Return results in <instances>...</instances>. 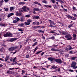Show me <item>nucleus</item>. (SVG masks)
Here are the masks:
<instances>
[{"mask_svg":"<svg viewBox=\"0 0 77 77\" xmlns=\"http://www.w3.org/2000/svg\"><path fill=\"white\" fill-rule=\"evenodd\" d=\"M4 37H12V34L9 32H8L6 33L4 35Z\"/></svg>","mask_w":77,"mask_h":77,"instance_id":"nucleus-2","label":"nucleus"},{"mask_svg":"<svg viewBox=\"0 0 77 77\" xmlns=\"http://www.w3.org/2000/svg\"><path fill=\"white\" fill-rule=\"evenodd\" d=\"M4 2V1H3V0H2L0 2V3L1 6H2V5H3V3Z\"/></svg>","mask_w":77,"mask_h":77,"instance_id":"nucleus-26","label":"nucleus"},{"mask_svg":"<svg viewBox=\"0 0 77 77\" xmlns=\"http://www.w3.org/2000/svg\"><path fill=\"white\" fill-rule=\"evenodd\" d=\"M38 33H44V31H42L40 30H38Z\"/></svg>","mask_w":77,"mask_h":77,"instance_id":"nucleus-23","label":"nucleus"},{"mask_svg":"<svg viewBox=\"0 0 77 77\" xmlns=\"http://www.w3.org/2000/svg\"><path fill=\"white\" fill-rule=\"evenodd\" d=\"M62 35H66L68 34V33L65 32L63 31L62 32Z\"/></svg>","mask_w":77,"mask_h":77,"instance_id":"nucleus-8","label":"nucleus"},{"mask_svg":"<svg viewBox=\"0 0 77 77\" xmlns=\"http://www.w3.org/2000/svg\"><path fill=\"white\" fill-rule=\"evenodd\" d=\"M76 65V62L74 61L72 62V64H71V67H73L75 66Z\"/></svg>","mask_w":77,"mask_h":77,"instance_id":"nucleus-6","label":"nucleus"},{"mask_svg":"<svg viewBox=\"0 0 77 77\" xmlns=\"http://www.w3.org/2000/svg\"><path fill=\"white\" fill-rule=\"evenodd\" d=\"M20 18H19L18 17H17L16 18V21H17V22H18V21H19V20H20Z\"/></svg>","mask_w":77,"mask_h":77,"instance_id":"nucleus-44","label":"nucleus"},{"mask_svg":"<svg viewBox=\"0 0 77 77\" xmlns=\"http://www.w3.org/2000/svg\"><path fill=\"white\" fill-rule=\"evenodd\" d=\"M37 44L38 42H36L34 43L33 45H32V46L33 47H34V46H35V45H37Z\"/></svg>","mask_w":77,"mask_h":77,"instance_id":"nucleus-17","label":"nucleus"},{"mask_svg":"<svg viewBox=\"0 0 77 77\" xmlns=\"http://www.w3.org/2000/svg\"><path fill=\"white\" fill-rule=\"evenodd\" d=\"M1 25L2 26H5V25L3 24H1Z\"/></svg>","mask_w":77,"mask_h":77,"instance_id":"nucleus-64","label":"nucleus"},{"mask_svg":"<svg viewBox=\"0 0 77 77\" xmlns=\"http://www.w3.org/2000/svg\"><path fill=\"white\" fill-rule=\"evenodd\" d=\"M4 9H5V11H6V12H7L8 11V10H9V8H4Z\"/></svg>","mask_w":77,"mask_h":77,"instance_id":"nucleus-28","label":"nucleus"},{"mask_svg":"<svg viewBox=\"0 0 77 77\" xmlns=\"http://www.w3.org/2000/svg\"><path fill=\"white\" fill-rule=\"evenodd\" d=\"M9 58V56H6L5 58V61L6 62V61H7V60H8Z\"/></svg>","mask_w":77,"mask_h":77,"instance_id":"nucleus-14","label":"nucleus"},{"mask_svg":"<svg viewBox=\"0 0 77 77\" xmlns=\"http://www.w3.org/2000/svg\"><path fill=\"white\" fill-rule=\"evenodd\" d=\"M39 17V16H34L33 17V19H38Z\"/></svg>","mask_w":77,"mask_h":77,"instance_id":"nucleus-20","label":"nucleus"},{"mask_svg":"<svg viewBox=\"0 0 77 77\" xmlns=\"http://www.w3.org/2000/svg\"><path fill=\"white\" fill-rule=\"evenodd\" d=\"M55 6L54 7V9H57V6H56V5H55Z\"/></svg>","mask_w":77,"mask_h":77,"instance_id":"nucleus-60","label":"nucleus"},{"mask_svg":"<svg viewBox=\"0 0 77 77\" xmlns=\"http://www.w3.org/2000/svg\"><path fill=\"white\" fill-rule=\"evenodd\" d=\"M16 15L17 16H19V13L18 12H17L16 13Z\"/></svg>","mask_w":77,"mask_h":77,"instance_id":"nucleus-47","label":"nucleus"},{"mask_svg":"<svg viewBox=\"0 0 77 77\" xmlns=\"http://www.w3.org/2000/svg\"><path fill=\"white\" fill-rule=\"evenodd\" d=\"M15 69L14 68H9V70H10L11 71H12V69Z\"/></svg>","mask_w":77,"mask_h":77,"instance_id":"nucleus-57","label":"nucleus"},{"mask_svg":"<svg viewBox=\"0 0 77 77\" xmlns=\"http://www.w3.org/2000/svg\"><path fill=\"white\" fill-rule=\"evenodd\" d=\"M69 71L70 72H74V71H73V70L71 69H69Z\"/></svg>","mask_w":77,"mask_h":77,"instance_id":"nucleus-54","label":"nucleus"},{"mask_svg":"<svg viewBox=\"0 0 77 77\" xmlns=\"http://www.w3.org/2000/svg\"><path fill=\"white\" fill-rule=\"evenodd\" d=\"M52 68L53 69H55V68H57V67L56 66H53L52 67Z\"/></svg>","mask_w":77,"mask_h":77,"instance_id":"nucleus-37","label":"nucleus"},{"mask_svg":"<svg viewBox=\"0 0 77 77\" xmlns=\"http://www.w3.org/2000/svg\"><path fill=\"white\" fill-rule=\"evenodd\" d=\"M50 21V25L49 26V27H53V26H54L56 24V23H54V22H53V21H51V20H49Z\"/></svg>","mask_w":77,"mask_h":77,"instance_id":"nucleus-4","label":"nucleus"},{"mask_svg":"<svg viewBox=\"0 0 77 77\" xmlns=\"http://www.w3.org/2000/svg\"><path fill=\"white\" fill-rule=\"evenodd\" d=\"M69 56V54H65V56L66 57H68V56Z\"/></svg>","mask_w":77,"mask_h":77,"instance_id":"nucleus-35","label":"nucleus"},{"mask_svg":"<svg viewBox=\"0 0 77 77\" xmlns=\"http://www.w3.org/2000/svg\"><path fill=\"white\" fill-rule=\"evenodd\" d=\"M18 26L20 27H24V24L23 23H22L21 24H20L18 25Z\"/></svg>","mask_w":77,"mask_h":77,"instance_id":"nucleus-11","label":"nucleus"},{"mask_svg":"<svg viewBox=\"0 0 77 77\" xmlns=\"http://www.w3.org/2000/svg\"><path fill=\"white\" fill-rule=\"evenodd\" d=\"M22 14V13L21 12H20L19 13V16L20 17V16H21V15Z\"/></svg>","mask_w":77,"mask_h":77,"instance_id":"nucleus-52","label":"nucleus"},{"mask_svg":"<svg viewBox=\"0 0 77 77\" xmlns=\"http://www.w3.org/2000/svg\"><path fill=\"white\" fill-rule=\"evenodd\" d=\"M73 38H76V35L75 34H73Z\"/></svg>","mask_w":77,"mask_h":77,"instance_id":"nucleus-53","label":"nucleus"},{"mask_svg":"<svg viewBox=\"0 0 77 77\" xmlns=\"http://www.w3.org/2000/svg\"><path fill=\"white\" fill-rule=\"evenodd\" d=\"M20 21L23 22L24 21V18L23 17H21L20 18Z\"/></svg>","mask_w":77,"mask_h":77,"instance_id":"nucleus-34","label":"nucleus"},{"mask_svg":"<svg viewBox=\"0 0 77 77\" xmlns=\"http://www.w3.org/2000/svg\"><path fill=\"white\" fill-rule=\"evenodd\" d=\"M41 52H42V51H39L37 52V53H35V54H39L40 53H41Z\"/></svg>","mask_w":77,"mask_h":77,"instance_id":"nucleus-38","label":"nucleus"},{"mask_svg":"<svg viewBox=\"0 0 77 77\" xmlns=\"http://www.w3.org/2000/svg\"><path fill=\"white\" fill-rule=\"evenodd\" d=\"M76 58H77V57H72L71 59L73 60H75V59H76Z\"/></svg>","mask_w":77,"mask_h":77,"instance_id":"nucleus-27","label":"nucleus"},{"mask_svg":"<svg viewBox=\"0 0 77 77\" xmlns=\"http://www.w3.org/2000/svg\"><path fill=\"white\" fill-rule=\"evenodd\" d=\"M26 58H29V56L28 55H27L26 56Z\"/></svg>","mask_w":77,"mask_h":77,"instance_id":"nucleus-58","label":"nucleus"},{"mask_svg":"<svg viewBox=\"0 0 77 77\" xmlns=\"http://www.w3.org/2000/svg\"><path fill=\"white\" fill-rule=\"evenodd\" d=\"M17 20H14L13 21V23H17Z\"/></svg>","mask_w":77,"mask_h":77,"instance_id":"nucleus-45","label":"nucleus"},{"mask_svg":"<svg viewBox=\"0 0 77 77\" xmlns=\"http://www.w3.org/2000/svg\"><path fill=\"white\" fill-rule=\"evenodd\" d=\"M36 39H34L33 41V42H36Z\"/></svg>","mask_w":77,"mask_h":77,"instance_id":"nucleus-62","label":"nucleus"},{"mask_svg":"<svg viewBox=\"0 0 77 77\" xmlns=\"http://www.w3.org/2000/svg\"><path fill=\"white\" fill-rule=\"evenodd\" d=\"M23 11H24V10H23V8H20L19 10V12H23Z\"/></svg>","mask_w":77,"mask_h":77,"instance_id":"nucleus-25","label":"nucleus"},{"mask_svg":"<svg viewBox=\"0 0 77 77\" xmlns=\"http://www.w3.org/2000/svg\"><path fill=\"white\" fill-rule=\"evenodd\" d=\"M33 11H39V9L37 8H34L33 9Z\"/></svg>","mask_w":77,"mask_h":77,"instance_id":"nucleus-24","label":"nucleus"},{"mask_svg":"<svg viewBox=\"0 0 77 77\" xmlns=\"http://www.w3.org/2000/svg\"><path fill=\"white\" fill-rule=\"evenodd\" d=\"M17 39V38H12L10 40V42H13V41H15Z\"/></svg>","mask_w":77,"mask_h":77,"instance_id":"nucleus-7","label":"nucleus"},{"mask_svg":"<svg viewBox=\"0 0 77 77\" xmlns=\"http://www.w3.org/2000/svg\"><path fill=\"white\" fill-rule=\"evenodd\" d=\"M24 24H25V26H27L28 25H30V23H28V22H25L24 23Z\"/></svg>","mask_w":77,"mask_h":77,"instance_id":"nucleus-19","label":"nucleus"},{"mask_svg":"<svg viewBox=\"0 0 77 77\" xmlns=\"http://www.w3.org/2000/svg\"><path fill=\"white\" fill-rule=\"evenodd\" d=\"M33 24L34 25H36V22H33Z\"/></svg>","mask_w":77,"mask_h":77,"instance_id":"nucleus-63","label":"nucleus"},{"mask_svg":"<svg viewBox=\"0 0 77 77\" xmlns=\"http://www.w3.org/2000/svg\"><path fill=\"white\" fill-rule=\"evenodd\" d=\"M50 0L52 1V3H55V2H56L55 1V0Z\"/></svg>","mask_w":77,"mask_h":77,"instance_id":"nucleus-40","label":"nucleus"},{"mask_svg":"<svg viewBox=\"0 0 77 77\" xmlns=\"http://www.w3.org/2000/svg\"><path fill=\"white\" fill-rule=\"evenodd\" d=\"M72 25H73V24H71L70 25H69L68 26V27L69 28H70V27H72Z\"/></svg>","mask_w":77,"mask_h":77,"instance_id":"nucleus-36","label":"nucleus"},{"mask_svg":"<svg viewBox=\"0 0 77 77\" xmlns=\"http://www.w3.org/2000/svg\"><path fill=\"white\" fill-rule=\"evenodd\" d=\"M14 15V13H11L9 14H8V18H9L10 17H11V16H12V15Z\"/></svg>","mask_w":77,"mask_h":77,"instance_id":"nucleus-9","label":"nucleus"},{"mask_svg":"<svg viewBox=\"0 0 77 77\" xmlns=\"http://www.w3.org/2000/svg\"><path fill=\"white\" fill-rule=\"evenodd\" d=\"M9 0H4V1L5 3H6L8 2V1H9Z\"/></svg>","mask_w":77,"mask_h":77,"instance_id":"nucleus-59","label":"nucleus"},{"mask_svg":"<svg viewBox=\"0 0 77 77\" xmlns=\"http://www.w3.org/2000/svg\"><path fill=\"white\" fill-rule=\"evenodd\" d=\"M42 3H44L47 4V2L45 0V1L43 2Z\"/></svg>","mask_w":77,"mask_h":77,"instance_id":"nucleus-51","label":"nucleus"},{"mask_svg":"<svg viewBox=\"0 0 77 77\" xmlns=\"http://www.w3.org/2000/svg\"><path fill=\"white\" fill-rule=\"evenodd\" d=\"M67 17L68 18H70V19H71V17L72 16L69 15H66Z\"/></svg>","mask_w":77,"mask_h":77,"instance_id":"nucleus-29","label":"nucleus"},{"mask_svg":"<svg viewBox=\"0 0 77 77\" xmlns=\"http://www.w3.org/2000/svg\"><path fill=\"white\" fill-rule=\"evenodd\" d=\"M15 8L14 7H11L10 8V10L11 11H13V10H14Z\"/></svg>","mask_w":77,"mask_h":77,"instance_id":"nucleus-12","label":"nucleus"},{"mask_svg":"<svg viewBox=\"0 0 77 77\" xmlns=\"http://www.w3.org/2000/svg\"><path fill=\"white\" fill-rule=\"evenodd\" d=\"M19 31H21V33H23V30L21 29H18Z\"/></svg>","mask_w":77,"mask_h":77,"instance_id":"nucleus-33","label":"nucleus"},{"mask_svg":"<svg viewBox=\"0 0 77 77\" xmlns=\"http://www.w3.org/2000/svg\"><path fill=\"white\" fill-rule=\"evenodd\" d=\"M38 27V26H35L33 27L34 29H37Z\"/></svg>","mask_w":77,"mask_h":77,"instance_id":"nucleus-43","label":"nucleus"},{"mask_svg":"<svg viewBox=\"0 0 77 77\" xmlns=\"http://www.w3.org/2000/svg\"><path fill=\"white\" fill-rule=\"evenodd\" d=\"M1 51H2V52H5V49L3 48H2L1 49Z\"/></svg>","mask_w":77,"mask_h":77,"instance_id":"nucleus-22","label":"nucleus"},{"mask_svg":"<svg viewBox=\"0 0 77 77\" xmlns=\"http://www.w3.org/2000/svg\"><path fill=\"white\" fill-rule=\"evenodd\" d=\"M13 72L8 70L7 71V74H11Z\"/></svg>","mask_w":77,"mask_h":77,"instance_id":"nucleus-13","label":"nucleus"},{"mask_svg":"<svg viewBox=\"0 0 77 77\" xmlns=\"http://www.w3.org/2000/svg\"><path fill=\"white\" fill-rule=\"evenodd\" d=\"M65 37L66 38H70V37H71V35H69V34H68L66 35L65 36Z\"/></svg>","mask_w":77,"mask_h":77,"instance_id":"nucleus-16","label":"nucleus"},{"mask_svg":"<svg viewBox=\"0 0 77 77\" xmlns=\"http://www.w3.org/2000/svg\"><path fill=\"white\" fill-rule=\"evenodd\" d=\"M30 17V14L26 15H25V17L26 18H29Z\"/></svg>","mask_w":77,"mask_h":77,"instance_id":"nucleus-32","label":"nucleus"},{"mask_svg":"<svg viewBox=\"0 0 77 77\" xmlns=\"http://www.w3.org/2000/svg\"><path fill=\"white\" fill-rule=\"evenodd\" d=\"M50 33H55V32L54 31H51L50 32Z\"/></svg>","mask_w":77,"mask_h":77,"instance_id":"nucleus-56","label":"nucleus"},{"mask_svg":"<svg viewBox=\"0 0 77 77\" xmlns=\"http://www.w3.org/2000/svg\"><path fill=\"white\" fill-rule=\"evenodd\" d=\"M72 9H73V10H76V8L74 6H73Z\"/></svg>","mask_w":77,"mask_h":77,"instance_id":"nucleus-48","label":"nucleus"},{"mask_svg":"<svg viewBox=\"0 0 77 77\" xmlns=\"http://www.w3.org/2000/svg\"><path fill=\"white\" fill-rule=\"evenodd\" d=\"M18 48L17 47H11L8 49V50L10 51H12L14 50H15Z\"/></svg>","mask_w":77,"mask_h":77,"instance_id":"nucleus-3","label":"nucleus"},{"mask_svg":"<svg viewBox=\"0 0 77 77\" xmlns=\"http://www.w3.org/2000/svg\"><path fill=\"white\" fill-rule=\"evenodd\" d=\"M16 59H17V57H14L13 60V62H15V60H16Z\"/></svg>","mask_w":77,"mask_h":77,"instance_id":"nucleus-46","label":"nucleus"},{"mask_svg":"<svg viewBox=\"0 0 77 77\" xmlns=\"http://www.w3.org/2000/svg\"><path fill=\"white\" fill-rule=\"evenodd\" d=\"M74 17H77V15L76 14H73Z\"/></svg>","mask_w":77,"mask_h":77,"instance_id":"nucleus-61","label":"nucleus"},{"mask_svg":"<svg viewBox=\"0 0 77 77\" xmlns=\"http://www.w3.org/2000/svg\"><path fill=\"white\" fill-rule=\"evenodd\" d=\"M42 69H43V70H45V71H46L47 70V69L44 67H42Z\"/></svg>","mask_w":77,"mask_h":77,"instance_id":"nucleus-50","label":"nucleus"},{"mask_svg":"<svg viewBox=\"0 0 77 77\" xmlns=\"http://www.w3.org/2000/svg\"><path fill=\"white\" fill-rule=\"evenodd\" d=\"M72 39V37H71L70 38H68L67 39V40H71V39Z\"/></svg>","mask_w":77,"mask_h":77,"instance_id":"nucleus-42","label":"nucleus"},{"mask_svg":"<svg viewBox=\"0 0 77 77\" xmlns=\"http://www.w3.org/2000/svg\"><path fill=\"white\" fill-rule=\"evenodd\" d=\"M24 4H25V2H20L19 3V5H24Z\"/></svg>","mask_w":77,"mask_h":77,"instance_id":"nucleus-21","label":"nucleus"},{"mask_svg":"<svg viewBox=\"0 0 77 77\" xmlns=\"http://www.w3.org/2000/svg\"><path fill=\"white\" fill-rule=\"evenodd\" d=\"M27 22L30 23H32V20L31 19H28L27 21Z\"/></svg>","mask_w":77,"mask_h":77,"instance_id":"nucleus-18","label":"nucleus"},{"mask_svg":"<svg viewBox=\"0 0 77 77\" xmlns=\"http://www.w3.org/2000/svg\"><path fill=\"white\" fill-rule=\"evenodd\" d=\"M48 60L51 61V63H53V62H54V61H55V62H56L57 63H58L61 64V63H62V60H61L60 59H55L53 58L49 57L48 58Z\"/></svg>","mask_w":77,"mask_h":77,"instance_id":"nucleus-1","label":"nucleus"},{"mask_svg":"<svg viewBox=\"0 0 77 77\" xmlns=\"http://www.w3.org/2000/svg\"><path fill=\"white\" fill-rule=\"evenodd\" d=\"M59 2L61 3H63V2L62 0H59Z\"/></svg>","mask_w":77,"mask_h":77,"instance_id":"nucleus-55","label":"nucleus"},{"mask_svg":"<svg viewBox=\"0 0 77 77\" xmlns=\"http://www.w3.org/2000/svg\"><path fill=\"white\" fill-rule=\"evenodd\" d=\"M39 25V22H37L36 23V24H35L36 26H38V25Z\"/></svg>","mask_w":77,"mask_h":77,"instance_id":"nucleus-49","label":"nucleus"},{"mask_svg":"<svg viewBox=\"0 0 77 77\" xmlns=\"http://www.w3.org/2000/svg\"><path fill=\"white\" fill-rule=\"evenodd\" d=\"M22 8L23 10V11L24 12H27V10H29V8H27L26 6H24Z\"/></svg>","mask_w":77,"mask_h":77,"instance_id":"nucleus-5","label":"nucleus"},{"mask_svg":"<svg viewBox=\"0 0 77 77\" xmlns=\"http://www.w3.org/2000/svg\"><path fill=\"white\" fill-rule=\"evenodd\" d=\"M69 50H73V48L71 46H69Z\"/></svg>","mask_w":77,"mask_h":77,"instance_id":"nucleus-30","label":"nucleus"},{"mask_svg":"<svg viewBox=\"0 0 77 77\" xmlns=\"http://www.w3.org/2000/svg\"><path fill=\"white\" fill-rule=\"evenodd\" d=\"M38 50V47H37L35 49V50H34V52H35V51H36V50Z\"/></svg>","mask_w":77,"mask_h":77,"instance_id":"nucleus-41","label":"nucleus"},{"mask_svg":"<svg viewBox=\"0 0 77 77\" xmlns=\"http://www.w3.org/2000/svg\"><path fill=\"white\" fill-rule=\"evenodd\" d=\"M55 38L54 36H52L50 38V39H54Z\"/></svg>","mask_w":77,"mask_h":77,"instance_id":"nucleus-39","label":"nucleus"},{"mask_svg":"<svg viewBox=\"0 0 77 77\" xmlns=\"http://www.w3.org/2000/svg\"><path fill=\"white\" fill-rule=\"evenodd\" d=\"M71 19L72 20H76V18L74 17H72V16Z\"/></svg>","mask_w":77,"mask_h":77,"instance_id":"nucleus-31","label":"nucleus"},{"mask_svg":"<svg viewBox=\"0 0 77 77\" xmlns=\"http://www.w3.org/2000/svg\"><path fill=\"white\" fill-rule=\"evenodd\" d=\"M34 4L38 5H39V6H41V4L39 3L38 2H37L36 1V2H34Z\"/></svg>","mask_w":77,"mask_h":77,"instance_id":"nucleus-10","label":"nucleus"},{"mask_svg":"<svg viewBox=\"0 0 77 77\" xmlns=\"http://www.w3.org/2000/svg\"><path fill=\"white\" fill-rule=\"evenodd\" d=\"M51 50L52 51H59V50H57L55 49V48H52L51 49Z\"/></svg>","mask_w":77,"mask_h":77,"instance_id":"nucleus-15","label":"nucleus"}]
</instances>
